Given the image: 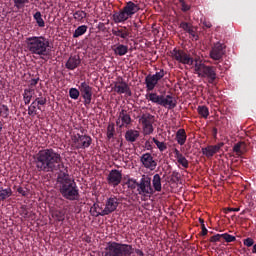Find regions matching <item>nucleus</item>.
Here are the masks:
<instances>
[{
	"instance_id": "obj_1",
	"label": "nucleus",
	"mask_w": 256,
	"mask_h": 256,
	"mask_svg": "<svg viewBox=\"0 0 256 256\" xmlns=\"http://www.w3.org/2000/svg\"><path fill=\"white\" fill-rule=\"evenodd\" d=\"M34 165L37 171L42 173H55V171L61 173V170L65 169L63 157L53 148L39 150L34 156Z\"/></svg>"
},
{
	"instance_id": "obj_2",
	"label": "nucleus",
	"mask_w": 256,
	"mask_h": 256,
	"mask_svg": "<svg viewBox=\"0 0 256 256\" xmlns=\"http://www.w3.org/2000/svg\"><path fill=\"white\" fill-rule=\"evenodd\" d=\"M173 59L182 63V65H193L194 71L198 74V77H207L208 83H215L217 79V67L207 66L199 58H191L185 51L177 50L176 48L171 52Z\"/></svg>"
},
{
	"instance_id": "obj_3",
	"label": "nucleus",
	"mask_w": 256,
	"mask_h": 256,
	"mask_svg": "<svg viewBox=\"0 0 256 256\" xmlns=\"http://www.w3.org/2000/svg\"><path fill=\"white\" fill-rule=\"evenodd\" d=\"M57 183L59 185V191L68 201H79V188L75 180L71 179L69 173L61 171L57 176Z\"/></svg>"
},
{
	"instance_id": "obj_4",
	"label": "nucleus",
	"mask_w": 256,
	"mask_h": 256,
	"mask_svg": "<svg viewBox=\"0 0 256 256\" xmlns=\"http://www.w3.org/2000/svg\"><path fill=\"white\" fill-rule=\"evenodd\" d=\"M26 47L32 55H39L40 57L48 55L49 40L44 36H31L26 38Z\"/></svg>"
},
{
	"instance_id": "obj_5",
	"label": "nucleus",
	"mask_w": 256,
	"mask_h": 256,
	"mask_svg": "<svg viewBox=\"0 0 256 256\" xmlns=\"http://www.w3.org/2000/svg\"><path fill=\"white\" fill-rule=\"evenodd\" d=\"M139 11H141L139 4L133 1H128L121 10L113 14V21L114 23H125V21L131 19L133 15L139 13Z\"/></svg>"
},
{
	"instance_id": "obj_6",
	"label": "nucleus",
	"mask_w": 256,
	"mask_h": 256,
	"mask_svg": "<svg viewBox=\"0 0 256 256\" xmlns=\"http://www.w3.org/2000/svg\"><path fill=\"white\" fill-rule=\"evenodd\" d=\"M133 246L119 242H108L103 256H131L133 255Z\"/></svg>"
},
{
	"instance_id": "obj_7",
	"label": "nucleus",
	"mask_w": 256,
	"mask_h": 256,
	"mask_svg": "<svg viewBox=\"0 0 256 256\" xmlns=\"http://www.w3.org/2000/svg\"><path fill=\"white\" fill-rule=\"evenodd\" d=\"M155 190L153 189V186L151 185V177L149 175H143L138 181V190L136 192V195H139L143 199L147 197H151L154 195Z\"/></svg>"
},
{
	"instance_id": "obj_8",
	"label": "nucleus",
	"mask_w": 256,
	"mask_h": 256,
	"mask_svg": "<svg viewBox=\"0 0 256 256\" xmlns=\"http://www.w3.org/2000/svg\"><path fill=\"white\" fill-rule=\"evenodd\" d=\"M72 142L74 143L75 149H89L91 143H93V139L89 135L77 133L72 136Z\"/></svg>"
},
{
	"instance_id": "obj_9",
	"label": "nucleus",
	"mask_w": 256,
	"mask_h": 256,
	"mask_svg": "<svg viewBox=\"0 0 256 256\" xmlns=\"http://www.w3.org/2000/svg\"><path fill=\"white\" fill-rule=\"evenodd\" d=\"M139 123L142 124L144 135H151L153 133V123H155V116L150 113H144L139 118Z\"/></svg>"
},
{
	"instance_id": "obj_10",
	"label": "nucleus",
	"mask_w": 256,
	"mask_h": 256,
	"mask_svg": "<svg viewBox=\"0 0 256 256\" xmlns=\"http://www.w3.org/2000/svg\"><path fill=\"white\" fill-rule=\"evenodd\" d=\"M79 91L84 99V105H91V101L93 99V87L89 85L86 81L80 83Z\"/></svg>"
},
{
	"instance_id": "obj_11",
	"label": "nucleus",
	"mask_w": 256,
	"mask_h": 256,
	"mask_svg": "<svg viewBox=\"0 0 256 256\" xmlns=\"http://www.w3.org/2000/svg\"><path fill=\"white\" fill-rule=\"evenodd\" d=\"M46 104H47V98L43 97V95L40 93L39 97L35 98V100L29 105L28 115L30 117H35V115H37V109L41 111L40 105H46Z\"/></svg>"
},
{
	"instance_id": "obj_12",
	"label": "nucleus",
	"mask_w": 256,
	"mask_h": 256,
	"mask_svg": "<svg viewBox=\"0 0 256 256\" xmlns=\"http://www.w3.org/2000/svg\"><path fill=\"white\" fill-rule=\"evenodd\" d=\"M117 207H119V199L115 196L107 198L105 202V208L101 211V217H105V215H111L114 211H117Z\"/></svg>"
},
{
	"instance_id": "obj_13",
	"label": "nucleus",
	"mask_w": 256,
	"mask_h": 256,
	"mask_svg": "<svg viewBox=\"0 0 256 256\" xmlns=\"http://www.w3.org/2000/svg\"><path fill=\"white\" fill-rule=\"evenodd\" d=\"M112 91H115V93H118V95H123L125 93L126 95H128V97H131L132 95L129 84H127V82H125L122 78L114 82Z\"/></svg>"
},
{
	"instance_id": "obj_14",
	"label": "nucleus",
	"mask_w": 256,
	"mask_h": 256,
	"mask_svg": "<svg viewBox=\"0 0 256 256\" xmlns=\"http://www.w3.org/2000/svg\"><path fill=\"white\" fill-rule=\"evenodd\" d=\"M225 55V45L221 42L214 44L212 50L210 51V57L214 61H219Z\"/></svg>"
},
{
	"instance_id": "obj_15",
	"label": "nucleus",
	"mask_w": 256,
	"mask_h": 256,
	"mask_svg": "<svg viewBox=\"0 0 256 256\" xmlns=\"http://www.w3.org/2000/svg\"><path fill=\"white\" fill-rule=\"evenodd\" d=\"M116 125L118 127H128V125H131V115H129V113H127V110L122 109L119 112V116L118 119L116 121Z\"/></svg>"
},
{
	"instance_id": "obj_16",
	"label": "nucleus",
	"mask_w": 256,
	"mask_h": 256,
	"mask_svg": "<svg viewBox=\"0 0 256 256\" xmlns=\"http://www.w3.org/2000/svg\"><path fill=\"white\" fill-rule=\"evenodd\" d=\"M121 179H123V174H121V171L114 169L111 170L108 177V185H113V187H117L119 183H121Z\"/></svg>"
},
{
	"instance_id": "obj_17",
	"label": "nucleus",
	"mask_w": 256,
	"mask_h": 256,
	"mask_svg": "<svg viewBox=\"0 0 256 256\" xmlns=\"http://www.w3.org/2000/svg\"><path fill=\"white\" fill-rule=\"evenodd\" d=\"M140 161L146 169L153 171L157 167V162L153 160L151 153H145L141 156Z\"/></svg>"
},
{
	"instance_id": "obj_18",
	"label": "nucleus",
	"mask_w": 256,
	"mask_h": 256,
	"mask_svg": "<svg viewBox=\"0 0 256 256\" xmlns=\"http://www.w3.org/2000/svg\"><path fill=\"white\" fill-rule=\"evenodd\" d=\"M223 145H225V143L220 142L216 145H210L205 148H202V154L208 158L213 157L215 153H219V151H221V147H223Z\"/></svg>"
},
{
	"instance_id": "obj_19",
	"label": "nucleus",
	"mask_w": 256,
	"mask_h": 256,
	"mask_svg": "<svg viewBox=\"0 0 256 256\" xmlns=\"http://www.w3.org/2000/svg\"><path fill=\"white\" fill-rule=\"evenodd\" d=\"M81 65V57L79 55H71L65 63L66 69L75 71Z\"/></svg>"
},
{
	"instance_id": "obj_20",
	"label": "nucleus",
	"mask_w": 256,
	"mask_h": 256,
	"mask_svg": "<svg viewBox=\"0 0 256 256\" xmlns=\"http://www.w3.org/2000/svg\"><path fill=\"white\" fill-rule=\"evenodd\" d=\"M160 106L165 107V109H175L177 107V99L171 95H162Z\"/></svg>"
},
{
	"instance_id": "obj_21",
	"label": "nucleus",
	"mask_w": 256,
	"mask_h": 256,
	"mask_svg": "<svg viewBox=\"0 0 256 256\" xmlns=\"http://www.w3.org/2000/svg\"><path fill=\"white\" fill-rule=\"evenodd\" d=\"M112 35L124 40L129 39V30H127V27H123L121 29L116 27L112 29Z\"/></svg>"
},
{
	"instance_id": "obj_22",
	"label": "nucleus",
	"mask_w": 256,
	"mask_h": 256,
	"mask_svg": "<svg viewBox=\"0 0 256 256\" xmlns=\"http://www.w3.org/2000/svg\"><path fill=\"white\" fill-rule=\"evenodd\" d=\"M157 83H159L153 75L149 74L145 77V85L147 91H153L155 87H157Z\"/></svg>"
},
{
	"instance_id": "obj_23",
	"label": "nucleus",
	"mask_w": 256,
	"mask_h": 256,
	"mask_svg": "<svg viewBox=\"0 0 256 256\" xmlns=\"http://www.w3.org/2000/svg\"><path fill=\"white\" fill-rule=\"evenodd\" d=\"M125 139L129 143H135L137 139H139V131L133 129L127 130L125 133Z\"/></svg>"
},
{
	"instance_id": "obj_24",
	"label": "nucleus",
	"mask_w": 256,
	"mask_h": 256,
	"mask_svg": "<svg viewBox=\"0 0 256 256\" xmlns=\"http://www.w3.org/2000/svg\"><path fill=\"white\" fill-rule=\"evenodd\" d=\"M146 99L148 101H151V103H154V105H161L163 95H159L156 92H152L146 95Z\"/></svg>"
},
{
	"instance_id": "obj_25",
	"label": "nucleus",
	"mask_w": 256,
	"mask_h": 256,
	"mask_svg": "<svg viewBox=\"0 0 256 256\" xmlns=\"http://www.w3.org/2000/svg\"><path fill=\"white\" fill-rule=\"evenodd\" d=\"M176 141L178 143V145H185L186 141H187V133L185 132V129H179L176 132Z\"/></svg>"
},
{
	"instance_id": "obj_26",
	"label": "nucleus",
	"mask_w": 256,
	"mask_h": 256,
	"mask_svg": "<svg viewBox=\"0 0 256 256\" xmlns=\"http://www.w3.org/2000/svg\"><path fill=\"white\" fill-rule=\"evenodd\" d=\"M114 54L119 57H123V55H127L129 52V47L127 45L119 44L118 46L113 48Z\"/></svg>"
},
{
	"instance_id": "obj_27",
	"label": "nucleus",
	"mask_w": 256,
	"mask_h": 256,
	"mask_svg": "<svg viewBox=\"0 0 256 256\" xmlns=\"http://www.w3.org/2000/svg\"><path fill=\"white\" fill-rule=\"evenodd\" d=\"M152 185H153L152 188L154 190V193H155V191H157L159 193V192H161V189H163L161 186V176L159 174H155L153 176Z\"/></svg>"
},
{
	"instance_id": "obj_28",
	"label": "nucleus",
	"mask_w": 256,
	"mask_h": 256,
	"mask_svg": "<svg viewBox=\"0 0 256 256\" xmlns=\"http://www.w3.org/2000/svg\"><path fill=\"white\" fill-rule=\"evenodd\" d=\"M34 93H35V90L32 88H27L24 90L23 99H24L25 105H29V103H31V99H33Z\"/></svg>"
},
{
	"instance_id": "obj_29",
	"label": "nucleus",
	"mask_w": 256,
	"mask_h": 256,
	"mask_svg": "<svg viewBox=\"0 0 256 256\" xmlns=\"http://www.w3.org/2000/svg\"><path fill=\"white\" fill-rule=\"evenodd\" d=\"M13 195V191L11 188H3L0 187V201H5V199H9Z\"/></svg>"
},
{
	"instance_id": "obj_30",
	"label": "nucleus",
	"mask_w": 256,
	"mask_h": 256,
	"mask_svg": "<svg viewBox=\"0 0 256 256\" xmlns=\"http://www.w3.org/2000/svg\"><path fill=\"white\" fill-rule=\"evenodd\" d=\"M87 29H88L87 25L79 26L73 33V39H78V37L85 35L87 33Z\"/></svg>"
},
{
	"instance_id": "obj_31",
	"label": "nucleus",
	"mask_w": 256,
	"mask_h": 256,
	"mask_svg": "<svg viewBox=\"0 0 256 256\" xmlns=\"http://www.w3.org/2000/svg\"><path fill=\"white\" fill-rule=\"evenodd\" d=\"M126 185L128 186V189H131V191H135V193H137L139 188V181L137 182V180L134 178H129L126 182Z\"/></svg>"
},
{
	"instance_id": "obj_32",
	"label": "nucleus",
	"mask_w": 256,
	"mask_h": 256,
	"mask_svg": "<svg viewBox=\"0 0 256 256\" xmlns=\"http://www.w3.org/2000/svg\"><path fill=\"white\" fill-rule=\"evenodd\" d=\"M101 211H103V208H101L97 203H94L90 208V213L93 217H101Z\"/></svg>"
},
{
	"instance_id": "obj_33",
	"label": "nucleus",
	"mask_w": 256,
	"mask_h": 256,
	"mask_svg": "<svg viewBox=\"0 0 256 256\" xmlns=\"http://www.w3.org/2000/svg\"><path fill=\"white\" fill-rule=\"evenodd\" d=\"M86 17H87V13L83 10H77L73 14V18L75 19V21H78L80 23H83V19H85Z\"/></svg>"
},
{
	"instance_id": "obj_34",
	"label": "nucleus",
	"mask_w": 256,
	"mask_h": 256,
	"mask_svg": "<svg viewBox=\"0 0 256 256\" xmlns=\"http://www.w3.org/2000/svg\"><path fill=\"white\" fill-rule=\"evenodd\" d=\"M34 20L36 21L38 27H45V20H43V15H41V13L39 11H37L34 15H33Z\"/></svg>"
},
{
	"instance_id": "obj_35",
	"label": "nucleus",
	"mask_w": 256,
	"mask_h": 256,
	"mask_svg": "<svg viewBox=\"0 0 256 256\" xmlns=\"http://www.w3.org/2000/svg\"><path fill=\"white\" fill-rule=\"evenodd\" d=\"M52 217H54V219H56L59 222L65 221V212L61 210H55L52 212Z\"/></svg>"
},
{
	"instance_id": "obj_36",
	"label": "nucleus",
	"mask_w": 256,
	"mask_h": 256,
	"mask_svg": "<svg viewBox=\"0 0 256 256\" xmlns=\"http://www.w3.org/2000/svg\"><path fill=\"white\" fill-rule=\"evenodd\" d=\"M153 143H155L157 149L163 153V151H167V144L165 142H161L156 138H152Z\"/></svg>"
},
{
	"instance_id": "obj_37",
	"label": "nucleus",
	"mask_w": 256,
	"mask_h": 256,
	"mask_svg": "<svg viewBox=\"0 0 256 256\" xmlns=\"http://www.w3.org/2000/svg\"><path fill=\"white\" fill-rule=\"evenodd\" d=\"M245 145V143L243 142H238L236 144H234L233 146V152L236 153V155H243V146Z\"/></svg>"
},
{
	"instance_id": "obj_38",
	"label": "nucleus",
	"mask_w": 256,
	"mask_h": 256,
	"mask_svg": "<svg viewBox=\"0 0 256 256\" xmlns=\"http://www.w3.org/2000/svg\"><path fill=\"white\" fill-rule=\"evenodd\" d=\"M198 113L201 117L207 119L209 117V108L207 106H198Z\"/></svg>"
},
{
	"instance_id": "obj_39",
	"label": "nucleus",
	"mask_w": 256,
	"mask_h": 256,
	"mask_svg": "<svg viewBox=\"0 0 256 256\" xmlns=\"http://www.w3.org/2000/svg\"><path fill=\"white\" fill-rule=\"evenodd\" d=\"M79 95H81V92H79V90H77V88H70L69 89L70 99L77 100V99H79Z\"/></svg>"
},
{
	"instance_id": "obj_40",
	"label": "nucleus",
	"mask_w": 256,
	"mask_h": 256,
	"mask_svg": "<svg viewBox=\"0 0 256 256\" xmlns=\"http://www.w3.org/2000/svg\"><path fill=\"white\" fill-rule=\"evenodd\" d=\"M177 159V162L179 163V165H182V167H184V169H188L189 168V160H187V158H185V156H180Z\"/></svg>"
},
{
	"instance_id": "obj_41",
	"label": "nucleus",
	"mask_w": 256,
	"mask_h": 256,
	"mask_svg": "<svg viewBox=\"0 0 256 256\" xmlns=\"http://www.w3.org/2000/svg\"><path fill=\"white\" fill-rule=\"evenodd\" d=\"M0 115L4 119H7V117H9V107L7 105H2L0 107Z\"/></svg>"
},
{
	"instance_id": "obj_42",
	"label": "nucleus",
	"mask_w": 256,
	"mask_h": 256,
	"mask_svg": "<svg viewBox=\"0 0 256 256\" xmlns=\"http://www.w3.org/2000/svg\"><path fill=\"white\" fill-rule=\"evenodd\" d=\"M222 239H224L226 243H234V241H237V238L235 236L228 233L222 234Z\"/></svg>"
},
{
	"instance_id": "obj_43",
	"label": "nucleus",
	"mask_w": 256,
	"mask_h": 256,
	"mask_svg": "<svg viewBox=\"0 0 256 256\" xmlns=\"http://www.w3.org/2000/svg\"><path fill=\"white\" fill-rule=\"evenodd\" d=\"M171 181L173 183H179V181H181V174L177 171H173L171 174Z\"/></svg>"
},
{
	"instance_id": "obj_44",
	"label": "nucleus",
	"mask_w": 256,
	"mask_h": 256,
	"mask_svg": "<svg viewBox=\"0 0 256 256\" xmlns=\"http://www.w3.org/2000/svg\"><path fill=\"white\" fill-rule=\"evenodd\" d=\"M114 135H115V126L110 124L107 127V138L113 139Z\"/></svg>"
},
{
	"instance_id": "obj_45",
	"label": "nucleus",
	"mask_w": 256,
	"mask_h": 256,
	"mask_svg": "<svg viewBox=\"0 0 256 256\" xmlns=\"http://www.w3.org/2000/svg\"><path fill=\"white\" fill-rule=\"evenodd\" d=\"M152 77L158 82L161 81L165 77V70L161 69L159 72L153 74Z\"/></svg>"
},
{
	"instance_id": "obj_46",
	"label": "nucleus",
	"mask_w": 256,
	"mask_h": 256,
	"mask_svg": "<svg viewBox=\"0 0 256 256\" xmlns=\"http://www.w3.org/2000/svg\"><path fill=\"white\" fill-rule=\"evenodd\" d=\"M27 3H29V0H14V6L17 9H21V7H24Z\"/></svg>"
},
{
	"instance_id": "obj_47",
	"label": "nucleus",
	"mask_w": 256,
	"mask_h": 256,
	"mask_svg": "<svg viewBox=\"0 0 256 256\" xmlns=\"http://www.w3.org/2000/svg\"><path fill=\"white\" fill-rule=\"evenodd\" d=\"M17 192L22 195V197H27L29 195V190L24 189L23 187H19Z\"/></svg>"
},
{
	"instance_id": "obj_48",
	"label": "nucleus",
	"mask_w": 256,
	"mask_h": 256,
	"mask_svg": "<svg viewBox=\"0 0 256 256\" xmlns=\"http://www.w3.org/2000/svg\"><path fill=\"white\" fill-rule=\"evenodd\" d=\"M223 234H216L210 238L211 243H217V241H221Z\"/></svg>"
},
{
	"instance_id": "obj_49",
	"label": "nucleus",
	"mask_w": 256,
	"mask_h": 256,
	"mask_svg": "<svg viewBox=\"0 0 256 256\" xmlns=\"http://www.w3.org/2000/svg\"><path fill=\"white\" fill-rule=\"evenodd\" d=\"M254 243H255V241H253L252 238H246V239H244V245H245L246 247H253Z\"/></svg>"
},
{
	"instance_id": "obj_50",
	"label": "nucleus",
	"mask_w": 256,
	"mask_h": 256,
	"mask_svg": "<svg viewBox=\"0 0 256 256\" xmlns=\"http://www.w3.org/2000/svg\"><path fill=\"white\" fill-rule=\"evenodd\" d=\"M191 24L187 23V22H182L180 24V28L183 29L184 31H186V33L188 32V30L191 28Z\"/></svg>"
},
{
	"instance_id": "obj_51",
	"label": "nucleus",
	"mask_w": 256,
	"mask_h": 256,
	"mask_svg": "<svg viewBox=\"0 0 256 256\" xmlns=\"http://www.w3.org/2000/svg\"><path fill=\"white\" fill-rule=\"evenodd\" d=\"M180 4H181V7H182V11L184 13H187V11H189L191 9V6L187 5V3H185V2H181Z\"/></svg>"
},
{
	"instance_id": "obj_52",
	"label": "nucleus",
	"mask_w": 256,
	"mask_h": 256,
	"mask_svg": "<svg viewBox=\"0 0 256 256\" xmlns=\"http://www.w3.org/2000/svg\"><path fill=\"white\" fill-rule=\"evenodd\" d=\"M39 83V78H33L30 80V87H35Z\"/></svg>"
},
{
	"instance_id": "obj_53",
	"label": "nucleus",
	"mask_w": 256,
	"mask_h": 256,
	"mask_svg": "<svg viewBox=\"0 0 256 256\" xmlns=\"http://www.w3.org/2000/svg\"><path fill=\"white\" fill-rule=\"evenodd\" d=\"M173 153L175 155V159H178L179 157H181L183 154L179 151V149L174 148Z\"/></svg>"
},
{
	"instance_id": "obj_54",
	"label": "nucleus",
	"mask_w": 256,
	"mask_h": 256,
	"mask_svg": "<svg viewBox=\"0 0 256 256\" xmlns=\"http://www.w3.org/2000/svg\"><path fill=\"white\" fill-rule=\"evenodd\" d=\"M203 25L204 27H206V29H211V27H213V24H211V22L204 20L203 21Z\"/></svg>"
},
{
	"instance_id": "obj_55",
	"label": "nucleus",
	"mask_w": 256,
	"mask_h": 256,
	"mask_svg": "<svg viewBox=\"0 0 256 256\" xmlns=\"http://www.w3.org/2000/svg\"><path fill=\"white\" fill-rule=\"evenodd\" d=\"M201 228H202V235H207L208 230H207V227H205V224H202Z\"/></svg>"
},
{
	"instance_id": "obj_56",
	"label": "nucleus",
	"mask_w": 256,
	"mask_h": 256,
	"mask_svg": "<svg viewBox=\"0 0 256 256\" xmlns=\"http://www.w3.org/2000/svg\"><path fill=\"white\" fill-rule=\"evenodd\" d=\"M135 253H136V255H138V256H145V253H143L142 250H140V249H136V250H135Z\"/></svg>"
},
{
	"instance_id": "obj_57",
	"label": "nucleus",
	"mask_w": 256,
	"mask_h": 256,
	"mask_svg": "<svg viewBox=\"0 0 256 256\" xmlns=\"http://www.w3.org/2000/svg\"><path fill=\"white\" fill-rule=\"evenodd\" d=\"M189 35H192V37H195V30H193V27L191 26V28L188 30Z\"/></svg>"
},
{
	"instance_id": "obj_58",
	"label": "nucleus",
	"mask_w": 256,
	"mask_h": 256,
	"mask_svg": "<svg viewBox=\"0 0 256 256\" xmlns=\"http://www.w3.org/2000/svg\"><path fill=\"white\" fill-rule=\"evenodd\" d=\"M229 211H234V212H238L239 211V208H227L225 210V213L229 212Z\"/></svg>"
},
{
	"instance_id": "obj_59",
	"label": "nucleus",
	"mask_w": 256,
	"mask_h": 256,
	"mask_svg": "<svg viewBox=\"0 0 256 256\" xmlns=\"http://www.w3.org/2000/svg\"><path fill=\"white\" fill-rule=\"evenodd\" d=\"M145 147H146V149L149 151V150L151 149V142L146 141V142H145Z\"/></svg>"
},
{
	"instance_id": "obj_60",
	"label": "nucleus",
	"mask_w": 256,
	"mask_h": 256,
	"mask_svg": "<svg viewBox=\"0 0 256 256\" xmlns=\"http://www.w3.org/2000/svg\"><path fill=\"white\" fill-rule=\"evenodd\" d=\"M199 223L201 224V227H203V225H205V220L199 218Z\"/></svg>"
},
{
	"instance_id": "obj_61",
	"label": "nucleus",
	"mask_w": 256,
	"mask_h": 256,
	"mask_svg": "<svg viewBox=\"0 0 256 256\" xmlns=\"http://www.w3.org/2000/svg\"><path fill=\"white\" fill-rule=\"evenodd\" d=\"M252 253H256V244L253 246Z\"/></svg>"
},
{
	"instance_id": "obj_62",
	"label": "nucleus",
	"mask_w": 256,
	"mask_h": 256,
	"mask_svg": "<svg viewBox=\"0 0 256 256\" xmlns=\"http://www.w3.org/2000/svg\"><path fill=\"white\" fill-rule=\"evenodd\" d=\"M3 130V122L0 121V131Z\"/></svg>"
},
{
	"instance_id": "obj_63",
	"label": "nucleus",
	"mask_w": 256,
	"mask_h": 256,
	"mask_svg": "<svg viewBox=\"0 0 256 256\" xmlns=\"http://www.w3.org/2000/svg\"><path fill=\"white\" fill-rule=\"evenodd\" d=\"M216 65H217L216 67H217L218 69H221V64L217 63Z\"/></svg>"
},
{
	"instance_id": "obj_64",
	"label": "nucleus",
	"mask_w": 256,
	"mask_h": 256,
	"mask_svg": "<svg viewBox=\"0 0 256 256\" xmlns=\"http://www.w3.org/2000/svg\"><path fill=\"white\" fill-rule=\"evenodd\" d=\"M213 131H214V135H217V128H214Z\"/></svg>"
}]
</instances>
